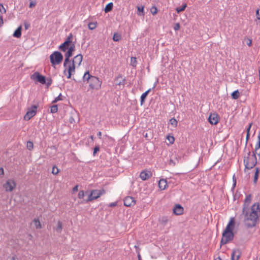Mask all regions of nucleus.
<instances>
[{
  "label": "nucleus",
  "instance_id": "b1692460",
  "mask_svg": "<svg viewBox=\"0 0 260 260\" xmlns=\"http://www.w3.org/2000/svg\"><path fill=\"white\" fill-rule=\"evenodd\" d=\"M239 96H240V92L238 90H236L234 91L232 93V97L234 100L238 99L239 98Z\"/></svg>",
  "mask_w": 260,
  "mask_h": 260
},
{
  "label": "nucleus",
  "instance_id": "cd10ccee",
  "mask_svg": "<svg viewBox=\"0 0 260 260\" xmlns=\"http://www.w3.org/2000/svg\"><path fill=\"white\" fill-rule=\"evenodd\" d=\"M55 231L58 233H60L62 231V224L60 221H58L57 222V225L55 228Z\"/></svg>",
  "mask_w": 260,
  "mask_h": 260
},
{
  "label": "nucleus",
  "instance_id": "6e6552de",
  "mask_svg": "<svg viewBox=\"0 0 260 260\" xmlns=\"http://www.w3.org/2000/svg\"><path fill=\"white\" fill-rule=\"evenodd\" d=\"M30 78L35 82H39L42 84L46 83V78L44 76L41 75L39 72H35L30 76Z\"/></svg>",
  "mask_w": 260,
  "mask_h": 260
},
{
  "label": "nucleus",
  "instance_id": "4c0bfd02",
  "mask_svg": "<svg viewBox=\"0 0 260 260\" xmlns=\"http://www.w3.org/2000/svg\"><path fill=\"white\" fill-rule=\"evenodd\" d=\"M0 12L1 13H6V10L5 7H4L3 5L2 4H0Z\"/></svg>",
  "mask_w": 260,
  "mask_h": 260
},
{
  "label": "nucleus",
  "instance_id": "3c124183",
  "mask_svg": "<svg viewBox=\"0 0 260 260\" xmlns=\"http://www.w3.org/2000/svg\"><path fill=\"white\" fill-rule=\"evenodd\" d=\"M78 185H76V186H75L73 188V191L74 192H76V191H78Z\"/></svg>",
  "mask_w": 260,
  "mask_h": 260
},
{
  "label": "nucleus",
  "instance_id": "5701e85b",
  "mask_svg": "<svg viewBox=\"0 0 260 260\" xmlns=\"http://www.w3.org/2000/svg\"><path fill=\"white\" fill-rule=\"evenodd\" d=\"M113 4L112 3H110L109 4H108L105 8V13H108L110 11H111L113 8Z\"/></svg>",
  "mask_w": 260,
  "mask_h": 260
},
{
  "label": "nucleus",
  "instance_id": "20e7f679",
  "mask_svg": "<svg viewBox=\"0 0 260 260\" xmlns=\"http://www.w3.org/2000/svg\"><path fill=\"white\" fill-rule=\"evenodd\" d=\"M244 163L245 169H251L253 168L257 163V159L255 153L252 154L249 152L247 157L244 159Z\"/></svg>",
  "mask_w": 260,
  "mask_h": 260
},
{
  "label": "nucleus",
  "instance_id": "dca6fc26",
  "mask_svg": "<svg viewBox=\"0 0 260 260\" xmlns=\"http://www.w3.org/2000/svg\"><path fill=\"white\" fill-rule=\"evenodd\" d=\"M82 61V55L78 54L75 56L72 61V65H80Z\"/></svg>",
  "mask_w": 260,
  "mask_h": 260
},
{
  "label": "nucleus",
  "instance_id": "c9c22d12",
  "mask_svg": "<svg viewBox=\"0 0 260 260\" xmlns=\"http://www.w3.org/2000/svg\"><path fill=\"white\" fill-rule=\"evenodd\" d=\"M59 172V169L55 166L52 168V173L54 175H57Z\"/></svg>",
  "mask_w": 260,
  "mask_h": 260
},
{
  "label": "nucleus",
  "instance_id": "2eb2a0df",
  "mask_svg": "<svg viewBox=\"0 0 260 260\" xmlns=\"http://www.w3.org/2000/svg\"><path fill=\"white\" fill-rule=\"evenodd\" d=\"M152 173L150 171L145 170L141 172L140 177L142 180H146L151 177Z\"/></svg>",
  "mask_w": 260,
  "mask_h": 260
},
{
  "label": "nucleus",
  "instance_id": "c756f323",
  "mask_svg": "<svg viewBox=\"0 0 260 260\" xmlns=\"http://www.w3.org/2000/svg\"><path fill=\"white\" fill-rule=\"evenodd\" d=\"M58 111V107L57 105H54L51 107L50 108V112L52 113H55Z\"/></svg>",
  "mask_w": 260,
  "mask_h": 260
},
{
  "label": "nucleus",
  "instance_id": "0e129e2a",
  "mask_svg": "<svg viewBox=\"0 0 260 260\" xmlns=\"http://www.w3.org/2000/svg\"><path fill=\"white\" fill-rule=\"evenodd\" d=\"M215 260H221L220 258H216Z\"/></svg>",
  "mask_w": 260,
  "mask_h": 260
},
{
  "label": "nucleus",
  "instance_id": "4468645a",
  "mask_svg": "<svg viewBox=\"0 0 260 260\" xmlns=\"http://www.w3.org/2000/svg\"><path fill=\"white\" fill-rule=\"evenodd\" d=\"M74 47H70L68 50H67V52H66L64 54L65 56V60L63 63V65H67L68 61H69V58L70 56L72 55V52L74 51Z\"/></svg>",
  "mask_w": 260,
  "mask_h": 260
},
{
  "label": "nucleus",
  "instance_id": "a211bd4d",
  "mask_svg": "<svg viewBox=\"0 0 260 260\" xmlns=\"http://www.w3.org/2000/svg\"><path fill=\"white\" fill-rule=\"evenodd\" d=\"M183 212V208L179 205H176L173 209V212L176 215H181Z\"/></svg>",
  "mask_w": 260,
  "mask_h": 260
},
{
  "label": "nucleus",
  "instance_id": "2f4dec72",
  "mask_svg": "<svg viewBox=\"0 0 260 260\" xmlns=\"http://www.w3.org/2000/svg\"><path fill=\"white\" fill-rule=\"evenodd\" d=\"M120 38H121V36L117 33H115L113 37V40L114 41H116V42L119 41Z\"/></svg>",
  "mask_w": 260,
  "mask_h": 260
},
{
  "label": "nucleus",
  "instance_id": "7c9ffc66",
  "mask_svg": "<svg viewBox=\"0 0 260 260\" xmlns=\"http://www.w3.org/2000/svg\"><path fill=\"white\" fill-rule=\"evenodd\" d=\"M160 221L161 223L165 225L169 221V218L168 217L164 216L160 219Z\"/></svg>",
  "mask_w": 260,
  "mask_h": 260
},
{
  "label": "nucleus",
  "instance_id": "0eeeda50",
  "mask_svg": "<svg viewBox=\"0 0 260 260\" xmlns=\"http://www.w3.org/2000/svg\"><path fill=\"white\" fill-rule=\"evenodd\" d=\"M105 193V191L103 189L100 190H93L91 191L88 199L86 200V202L92 201L99 198L101 195Z\"/></svg>",
  "mask_w": 260,
  "mask_h": 260
},
{
  "label": "nucleus",
  "instance_id": "f3484780",
  "mask_svg": "<svg viewBox=\"0 0 260 260\" xmlns=\"http://www.w3.org/2000/svg\"><path fill=\"white\" fill-rule=\"evenodd\" d=\"M114 83L117 85L123 86L125 84V79L121 76H119L115 79Z\"/></svg>",
  "mask_w": 260,
  "mask_h": 260
},
{
  "label": "nucleus",
  "instance_id": "09e8293b",
  "mask_svg": "<svg viewBox=\"0 0 260 260\" xmlns=\"http://www.w3.org/2000/svg\"><path fill=\"white\" fill-rule=\"evenodd\" d=\"M3 18L2 16H0V27H1L3 25Z\"/></svg>",
  "mask_w": 260,
  "mask_h": 260
},
{
  "label": "nucleus",
  "instance_id": "79ce46f5",
  "mask_svg": "<svg viewBox=\"0 0 260 260\" xmlns=\"http://www.w3.org/2000/svg\"><path fill=\"white\" fill-rule=\"evenodd\" d=\"M61 94L60 93L57 97L55 98L52 103H56L57 102L61 100Z\"/></svg>",
  "mask_w": 260,
  "mask_h": 260
},
{
  "label": "nucleus",
  "instance_id": "13d9d810",
  "mask_svg": "<svg viewBox=\"0 0 260 260\" xmlns=\"http://www.w3.org/2000/svg\"><path fill=\"white\" fill-rule=\"evenodd\" d=\"M28 25H27V24H25V27L26 29L28 28Z\"/></svg>",
  "mask_w": 260,
  "mask_h": 260
},
{
  "label": "nucleus",
  "instance_id": "393cba45",
  "mask_svg": "<svg viewBox=\"0 0 260 260\" xmlns=\"http://www.w3.org/2000/svg\"><path fill=\"white\" fill-rule=\"evenodd\" d=\"M259 169L258 168H255V174H254V179H253V182L254 183H256L257 181V179H258V175H259Z\"/></svg>",
  "mask_w": 260,
  "mask_h": 260
},
{
  "label": "nucleus",
  "instance_id": "680f3d73",
  "mask_svg": "<svg viewBox=\"0 0 260 260\" xmlns=\"http://www.w3.org/2000/svg\"><path fill=\"white\" fill-rule=\"evenodd\" d=\"M156 83H157V82H155V83L154 84V86H153V88H155V86H156Z\"/></svg>",
  "mask_w": 260,
  "mask_h": 260
},
{
  "label": "nucleus",
  "instance_id": "f03ea898",
  "mask_svg": "<svg viewBox=\"0 0 260 260\" xmlns=\"http://www.w3.org/2000/svg\"><path fill=\"white\" fill-rule=\"evenodd\" d=\"M235 220L234 217H231L225 230L222 233V237L221 243L222 244H226L233 240L234 234L233 231L235 228Z\"/></svg>",
  "mask_w": 260,
  "mask_h": 260
},
{
  "label": "nucleus",
  "instance_id": "473e14b6",
  "mask_svg": "<svg viewBox=\"0 0 260 260\" xmlns=\"http://www.w3.org/2000/svg\"><path fill=\"white\" fill-rule=\"evenodd\" d=\"M170 123L171 125H173L174 127H176L177 125V121L174 118H172L170 120Z\"/></svg>",
  "mask_w": 260,
  "mask_h": 260
},
{
  "label": "nucleus",
  "instance_id": "6e6d98bb",
  "mask_svg": "<svg viewBox=\"0 0 260 260\" xmlns=\"http://www.w3.org/2000/svg\"><path fill=\"white\" fill-rule=\"evenodd\" d=\"M233 181H234V186H235L236 183V178L235 177V175L233 176Z\"/></svg>",
  "mask_w": 260,
  "mask_h": 260
},
{
  "label": "nucleus",
  "instance_id": "aec40b11",
  "mask_svg": "<svg viewBox=\"0 0 260 260\" xmlns=\"http://www.w3.org/2000/svg\"><path fill=\"white\" fill-rule=\"evenodd\" d=\"M240 256L239 250H234L232 254V260H238Z\"/></svg>",
  "mask_w": 260,
  "mask_h": 260
},
{
  "label": "nucleus",
  "instance_id": "1a4fd4ad",
  "mask_svg": "<svg viewBox=\"0 0 260 260\" xmlns=\"http://www.w3.org/2000/svg\"><path fill=\"white\" fill-rule=\"evenodd\" d=\"M37 109V107L36 106H32L30 109H28L27 113L24 115V119L26 120H28L31 117H34L36 114Z\"/></svg>",
  "mask_w": 260,
  "mask_h": 260
},
{
  "label": "nucleus",
  "instance_id": "7ed1b4c3",
  "mask_svg": "<svg viewBox=\"0 0 260 260\" xmlns=\"http://www.w3.org/2000/svg\"><path fill=\"white\" fill-rule=\"evenodd\" d=\"M83 80L84 82H86L89 84L90 88L95 90H99L102 83L98 78L90 75L88 71L84 73Z\"/></svg>",
  "mask_w": 260,
  "mask_h": 260
},
{
  "label": "nucleus",
  "instance_id": "e433bc0d",
  "mask_svg": "<svg viewBox=\"0 0 260 260\" xmlns=\"http://www.w3.org/2000/svg\"><path fill=\"white\" fill-rule=\"evenodd\" d=\"M26 146L27 149L29 150H31L33 148V143L31 142H27Z\"/></svg>",
  "mask_w": 260,
  "mask_h": 260
},
{
  "label": "nucleus",
  "instance_id": "37998d69",
  "mask_svg": "<svg viewBox=\"0 0 260 260\" xmlns=\"http://www.w3.org/2000/svg\"><path fill=\"white\" fill-rule=\"evenodd\" d=\"M167 139L171 144L173 143L174 142V138L173 136H168L167 137Z\"/></svg>",
  "mask_w": 260,
  "mask_h": 260
},
{
  "label": "nucleus",
  "instance_id": "e2e57ef3",
  "mask_svg": "<svg viewBox=\"0 0 260 260\" xmlns=\"http://www.w3.org/2000/svg\"><path fill=\"white\" fill-rule=\"evenodd\" d=\"M90 138H91V140H93V136H90Z\"/></svg>",
  "mask_w": 260,
  "mask_h": 260
},
{
  "label": "nucleus",
  "instance_id": "a878e982",
  "mask_svg": "<svg viewBox=\"0 0 260 260\" xmlns=\"http://www.w3.org/2000/svg\"><path fill=\"white\" fill-rule=\"evenodd\" d=\"M186 7L187 5L186 4H184L181 7H177L176 9V10L178 13H179L180 12L183 11L186 8Z\"/></svg>",
  "mask_w": 260,
  "mask_h": 260
},
{
  "label": "nucleus",
  "instance_id": "a19ab883",
  "mask_svg": "<svg viewBox=\"0 0 260 260\" xmlns=\"http://www.w3.org/2000/svg\"><path fill=\"white\" fill-rule=\"evenodd\" d=\"M88 27L90 29L93 30L95 28V24L93 23H90L88 24Z\"/></svg>",
  "mask_w": 260,
  "mask_h": 260
},
{
  "label": "nucleus",
  "instance_id": "f8f14e48",
  "mask_svg": "<svg viewBox=\"0 0 260 260\" xmlns=\"http://www.w3.org/2000/svg\"><path fill=\"white\" fill-rule=\"evenodd\" d=\"M66 68L63 71V74L67 77L68 79L71 78V75L74 74L75 72V66H65Z\"/></svg>",
  "mask_w": 260,
  "mask_h": 260
},
{
  "label": "nucleus",
  "instance_id": "8fccbe9b",
  "mask_svg": "<svg viewBox=\"0 0 260 260\" xmlns=\"http://www.w3.org/2000/svg\"><path fill=\"white\" fill-rule=\"evenodd\" d=\"M36 3L31 2L29 4V8H32L33 7H35L36 6Z\"/></svg>",
  "mask_w": 260,
  "mask_h": 260
},
{
  "label": "nucleus",
  "instance_id": "ea45409f",
  "mask_svg": "<svg viewBox=\"0 0 260 260\" xmlns=\"http://www.w3.org/2000/svg\"><path fill=\"white\" fill-rule=\"evenodd\" d=\"M52 84V80L50 78L46 79V83L47 86L49 87Z\"/></svg>",
  "mask_w": 260,
  "mask_h": 260
},
{
  "label": "nucleus",
  "instance_id": "ddd939ff",
  "mask_svg": "<svg viewBox=\"0 0 260 260\" xmlns=\"http://www.w3.org/2000/svg\"><path fill=\"white\" fill-rule=\"evenodd\" d=\"M123 202L124 206L127 207H130L135 204V199L131 197H127L125 198Z\"/></svg>",
  "mask_w": 260,
  "mask_h": 260
},
{
  "label": "nucleus",
  "instance_id": "bf43d9fd",
  "mask_svg": "<svg viewBox=\"0 0 260 260\" xmlns=\"http://www.w3.org/2000/svg\"><path fill=\"white\" fill-rule=\"evenodd\" d=\"M258 77H259V80L260 81V69L259 70Z\"/></svg>",
  "mask_w": 260,
  "mask_h": 260
},
{
  "label": "nucleus",
  "instance_id": "603ef678",
  "mask_svg": "<svg viewBox=\"0 0 260 260\" xmlns=\"http://www.w3.org/2000/svg\"><path fill=\"white\" fill-rule=\"evenodd\" d=\"M98 151H99V148L98 147H95L94 148L93 154H95Z\"/></svg>",
  "mask_w": 260,
  "mask_h": 260
},
{
  "label": "nucleus",
  "instance_id": "f704fd0d",
  "mask_svg": "<svg viewBox=\"0 0 260 260\" xmlns=\"http://www.w3.org/2000/svg\"><path fill=\"white\" fill-rule=\"evenodd\" d=\"M251 125H252V123H250L248 125V127L247 128V135H246V141H248V140L249 138V136H250L249 131H250V128L251 127Z\"/></svg>",
  "mask_w": 260,
  "mask_h": 260
},
{
  "label": "nucleus",
  "instance_id": "de8ad7c7",
  "mask_svg": "<svg viewBox=\"0 0 260 260\" xmlns=\"http://www.w3.org/2000/svg\"><path fill=\"white\" fill-rule=\"evenodd\" d=\"M256 16L258 19H260V10L256 11Z\"/></svg>",
  "mask_w": 260,
  "mask_h": 260
},
{
  "label": "nucleus",
  "instance_id": "423d86ee",
  "mask_svg": "<svg viewBox=\"0 0 260 260\" xmlns=\"http://www.w3.org/2000/svg\"><path fill=\"white\" fill-rule=\"evenodd\" d=\"M16 183L12 179H8L3 185V188L7 192H11L16 187Z\"/></svg>",
  "mask_w": 260,
  "mask_h": 260
},
{
  "label": "nucleus",
  "instance_id": "052dcab7",
  "mask_svg": "<svg viewBox=\"0 0 260 260\" xmlns=\"http://www.w3.org/2000/svg\"><path fill=\"white\" fill-rule=\"evenodd\" d=\"M15 257L13 256L11 258V260H15Z\"/></svg>",
  "mask_w": 260,
  "mask_h": 260
},
{
  "label": "nucleus",
  "instance_id": "9b49d317",
  "mask_svg": "<svg viewBox=\"0 0 260 260\" xmlns=\"http://www.w3.org/2000/svg\"><path fill=\"white\" fill-rule=\"evenodd\" d=\"M219 121V117L216 113H211L208 117V121L212 125L217 124Z\"/></svg>",
  "mask_w": 260,
  "mask_h": 260
},
{
  "label": "nucleus",
  "instance_id": "bb28decb",
  "mask_svg": "<svg viewBox=\"0 0 260 260\" xmlns=\"http://www.w3.org/2000/svg\"><path fill=\"white\" fill-rule=\"evenodd\" d=\"M138 9V15L139 16L144 15V7L143 6H138L137 7Z\"/></svg>",
  "mask_w": 260,
  "mask_h": 260
},
{
  "label": "nucleus",
  "instance_id": "39448f33",
  "mask_svg": "<svg viewBox=\"0 0 260 260\" xmlns=\"http://www.w3.org/2000/svg\"><path fill=\"white\" fill-rule=\"evenodd\" d=\"M50 59L53 65L59 64L63 59V56L58 51H55L50 56Z\"/></svg>",
  "mask_w": 260,
  "mask_h": 260
},
{
  "label": "nucleus",
  "instance_id": "864d4df0",
  "mask_svg": "<svg viewBox=\"0 0 260 260\" xmlns=\"http://www.w3.org/2000/svg\"><path fill=\"white\" fill-rule=\"evenodd\" d=\"M248 42L247 44L249 46H250L252 44V41L251 40L249 39L248 40Z\"/></svg>",
  "mask_w": 260,
  "mask_h": 260
},
{
  "label": "nucleus",
  "instance_id": "412c9836",
  "mask_svg": "<svg viewBox=\"0 0 260 260\" xmlns=\"http://www.w3.org/2000/svg\"><path fill=\"white\" fill-rule=\"evenodd\" d=\"M21 26H19L14 32L13 36L17 38H20L21 36Z\"/></svg>",
  "mask_w": 260,
  "mask_h": 260
},
{
  "label": "nucleus",
  "instance_id": "72a5a7b5",
  "mask_svg": "<svg viewBox=\"0 0 260 260\" xmlns=\"http://www.w3.org/2000/svg\"><path fill=\"white\" fill-rule=\"evenodd\" d=\"M150 12L152 13V15H154L157 14V9L156 7L153 6L151 7L150 9Z\"/></svg>",
  "mask_w": 260,
  "mask_h": 260
},
{
  "label": "nucleus",
  "instance_id": "5fc2aeb1",
  "mask_svg": "<svg viewBox=\"0 0 260 260\" xmlns=\"http://www.w3.org/2000/svg\"><path fill=\"white\" fill-rule=\"evenodd\" d=\"M4 174V170L2 168H0V176Z\"/></svg>",
  "mask_w": 260,
  "mask_h": 260
},
{
  "label": "nucleus",
  "instance_id": "49530a36",
  "mask_svg": "<svg viewBox=\"0 0 260 260\" xmlns=\"http://www.w3.org/2000/svg\"><path fill=\"white\" fill-rule=\"evenodd\" d=\"M117 205V202H113L109 204V206L110 207H115Z\"/></svg>",
  "mask_w": 260,
  "mask_h": 260
},
{
  "label": "nucleus",
  "instance_id": "4be33fe9",
  "mask_svg": "<svg viewBox=\"0 0 260 260\" xmlns=\"http://www.w3.org/2000/svg\"><path fill=\"white\" fill-rule=\"evenodd\" d=\"M151 91V89H149L146 91L144 92L141 96V105H143L146 98L147 97L149 92Z\"/></svg>",
  "mask_w": 260,
  "mask_h": 260
},
{
  "label": "nucleus",
  "instance_id": "58836bf2",
  "mask_svg": "<svg viewBox=\"0 0 260 260\" xmlns=\"http://www.w3.org/2000/svg\"><path fill=\"white\" fill-rule=\"evenodd\" d=\"M84 197V192L83 190H80L78 193V198L79 199H83Z\"/></svg>",
  "mask_w": 260,
  "mask_h": 260
},
{
  "label": "nucleus",
  "instance_id": "c03bdc74",
  "mask_svg": "<svg viewBox=\"0 0 260 260\" xmlns=\"http://www.w3.org/2000/svg\"><path fill=\"white\" fill-rule=\"evenodd\" d=\"M137 63V58L135 57H131V64H134Z\"/></svg>",
  "mask_w": 260,
  "mask_h": 260
},
{
  "label": "nucleus",
  "instance_id": "6ab92c4d",
  "mask_svg": "<svg viewBox=\"0 0 260 260\" xmlns=\"http://www.w3.org/2000/svg\"><path fill=\"white\" fill-rule=\"evenodd\" d=\"M158 186L161 190H165L167 187L166 180L160 179L158 182Z\"/></svg>",
  "mask_w": 260,
  "mask_h": 260
},
{
  "label": "nucleus",
  "instance_id": "c85d7f7f",
  "mask_svg": "<svg viewBox=\"0 0 260 260\" xmlns=\"http://www.w3.org/2000/svg\"><path fill=\"white\" fill-rule=\"evenodd\" d=\"M33 223L37 229L41 228V224L38 219H35L33 221Z\"/></svg>",
  "mask_w": 260,
  "mask_h": 260
},
{
  "label": "nucleus",
  "instance_id": "4d7b16f0",
  "mask_svg": "<svg viewBox=\"0 0 260 260\" xmlns=\"http://www.w3.org/2000/svg\"><path fill=\"white\" fill-rule=\"evenodd\" d=\"M101 135H102V133L101 132H99L98 133V136L99 138H101Z\"/></svg>",
  "mask_w": 260,
  "mask_h": 260
},
{
  "label": "nucleus",
  "instance_id": "a18cd8bd",
  "mask_svg": "<svg viewBox=\"0 0 260 260\" xmlns=\"http://www.w3.org/2000/svg\"><path fill=\"white\" fill-rule=\"evenodd\" d=\"M180 24L179 23H177L175 24L174 26V29L175 30H178L180 29Z\"/></svg>",
  "mask_w": 260,
  "mask_h": 260
},
{
  "label": "nucleus",
  "instance_id": "f257e3e1",
  "mask_svg": "<svg viewBox=\"0 0 260 260\" xmlns=\"http://www.w3.org/2000/svg\"><path fill=\"white\" fill-rule=\"evenodd\" d=\"M251 201V194L246 195L242 209V213L244 216V222L245 225L248 228L254 226L258 217L260 216V205L259 203H255L250 208H249Z\"/></svg>",
  "mask_w": 260,
  "mask_h": 260
},
{
  "label": "nucleus",
  "instance_id": "9d476101",
  "mask_svg": "<svg viewBox=\"0 0 260 260\" xmlns=\"http://www.w3.org/2000/svg\"><path fill=\"white\" fill-rule=\"evenodd\" d=\"M73 38L72 35L71 34L68 37L67 40L59 46V49L62 51H66L70 47H69L70 43L72 42V39Z\"/></svg>",
  "mask_w": 260,
  "mask_h": 260
}]
</instances>
